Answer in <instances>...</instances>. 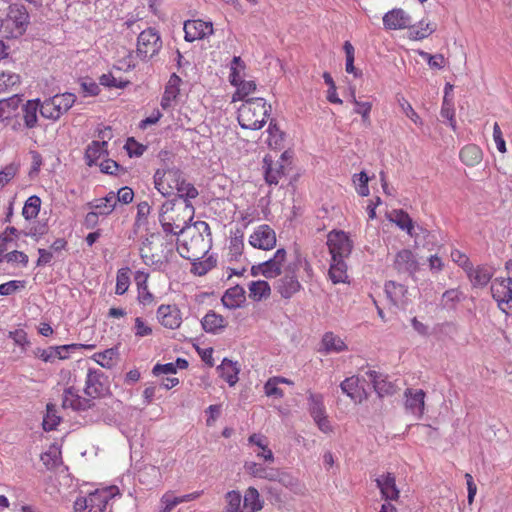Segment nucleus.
Here are the masks:
<instances>
[{"label": "nucleus", "mask_w": 512, "mask_h": 512, "mask_svg": "<svg viewBox=\"0 0 512 512\" xmlns=\"http://www.w3.org/2000/svg\"><path fill=\"white\" fill-rule=\"evenodd\" d=\"M154 186L164 197L177 195L179 199L193 200L199 196L197 188L177 166L165 165L158 168L154 173Z\"/></svg>", "instance_id": "nucleus-1"}, {"label": "nucleus", "mask_w": 512, "mask_h": 512, "mask_svg": "<svg viewBox=\"0 0 512 512\" xmlns=\"http://www.w3.org/2000/svg\"><path fill=\"white\" fill-rule=\"evenodd\" d=\"M177 251L188 260H199L211 249V229L205 221H196L180 233Z\"/></svg>", "instance_id": "nucleus-2"}, {"label": "nucleus", "mask_w": 512, "mask_h": 512, "mask_svg": "<svg viewBox=\"0 0 512 512\" xmlns=\"http://www.w3.org/2000/svg\"><path fill=\"white\" fill-rule=\"evenodd\" d=\"M195 217V208L190 200L174 199L166 201L160 209L159 221L167 235L173 240V236H177L187 229L189 223Z\"/></svg>", "instance_id": "nucleus-3"}, {"label": "nucleus", "mask_w": 512, "mask_h": 512, "mask_svg": "<svg viewBox=\"0 0 512 512\" xmlns=\"http://www.w3.org/2000/svg\"><path fill=\"white\" fill-rule=\"evenodd\" d=\"M327 245L332 257L329 276L334 284L345 283L348 279V259L353 251V241L344 231H331Z\"/></svg>", "instance_id": "nucleus-4"}, {"label": "nucleus", "mask_w": 512, "mask_h": 512, "mask_svg": "<svg viewBox=\"0 0 512 512\" xmlns=\"http://www.w3.org/2000/svg\"><path fill=\"white\" fill-rule=\"evenodd\" d=\"M174 252V242L160 234H151L140 247V256L143 262L155 269L168 262Z\"/></svg>", "instance_id": "nucleus-5"}, {"label": "nucleus", "mask_w": 512, "mask_h": 512, "mask_svg": "<svg viewBox=\"0 0 512 512\" xmlns=\"http://www.w3.org/2000/svg\"><path fill=\"white\" fill-rule=\"evenodd\" d=\"M270 111L271 106L264 98H249L238 108L237 120L244 129L258 130L266 123Z\"/></svg>", "instance_id": "nucleus-6"}, {"label": "nucleus", "mask_w": 512, "mask_h": 512, "mask_svg": "<svg viewBox=\"0 0 512 512\" xmlns=\"http://www.w3.org/2000/svg\"><path fill=\"white\" fill-rule=\"evenodd\" d=\"M29 23V14L22 4H11L5 18L0 20V37L13 39L26 32Z\"/></svg>", "instance_id": "nucleus-7"}, {"label": "nucleus", "mask_w": 512, "mask_h": 512, "mask_svg": "<svg viewBox=\"0 0 512 512\" xmlns=\"http://www.w3.org/2000/svg\"><path fill=\"white\" fill-rule=\"evenodd\" d=\"M507 277H497L491 285L493 298L499 308L507 314H512V260L506 263Z\"/></svg>", "instance_id": "nucleus-8"}, {"label": "nucleus", "mask_w": 512, "mask_h": 512, "mask_svg": "<svg viewBox=\"0 0 512 512\" xmlns=\"http://www.w3.org/2000/svg\"><path fill=\"white\" fill-rule=\"evenodd\" d=\"M507 277H497L491 285L493 298L499 308L507 314H512V260L506 263Z\"/></svg>", "instance_id": "nucleus-9"}, {"label": "nucleus", "mask_w": 512, "mask_h": 512, "mask_svg": "<svg viewBox=\"0 0 512 512\" xmlns=\"http://www.w3.org/2000/svg\"><path fill=\"white\" fill-rule=\"evenodd\" d=\"M75 99L76 97L72 93L54 95L40 102V115L53 121L58 120L72 107Z\"/></svg>", "instance_id": "nucleus-10"}, {"label": "nucleus", "mask_w": 512, "mask_h": 512, "mask_svg": "<svg viewBox=\"0 0 512 512\" xmlns=\"http://www.w3.org/2000/svg\"><path fill=\"white\" fill-rule=\"evenodd\" d=\"M308 406L309 412L318 426V428L326 434L333 432V426L326 413L324 405V397L322 394L308 392Z\"/></svg>", "instance_id": "nucleus-11"}, {"label": "nucleus", "mask_w": 512, "mask_h": 512, "mask_svg": "<svg viewBox=\"0 0 512 512\" xmlns=\"http://www.w3.org/2000/svg\"><path fill=\"white\" fill-rule=\"evenodd\" d=\"M162 47V41L155 29L149 28L140 33L137 40V54L142 59H150Z\"/></svg>", "instance_id": "nucleus-12"}, {"label": "nucleus", "mask_w": 512, "mask_h": 512, "mask_svg": "<svg viewBox=\"0 0 512 512\" xmlns=\"http://www.w3.org/2000/svg\"><path fill=\"white\" fill-rule=\"evenodd\" d=\"M109 392V382L100 370L89 369L86 375L84 393L92 398H100Z\"/></svg>", "instance_id": "nucleus-13"}, {"label": "nucleus", "mask_w": 512, "mask_h": 512, "mask_svg": "<svg viewBox=\"0 0 512 512\" xmlns=\"http://www.w3.org/2000/svg\"><path fill=\"white\" fill-rule=\"evenodd\" d=\"M248 243L255 249L272 250L277 243L276 233L272 227L262 224L256 227L248 238Z\"/></svg>", "instance_id": "nucleus-14"}, {"label": "nucleus", "mask_w": 512, "mask_h": 512, "mask_svg": "<svg viewBox=\"0 0 512 512\" xmlns=\"http://www.w3.org/2000/svg\"><path fill=\"white\" fill-rule=\"evenodd\" d=\"M117 495H120L119 488L116 485H111L90 492L86 496V500L91 512H103L108 502L113 501Z\"/></svg>", "instance_id": "nucleus-15"}, {"label": "nucleus", "mask_w": 512, "mask_h": 512, "mask_svg": "<svg viewBox=\"0 0 512 512\" xmlns=\"http://www.w3.org/2000/svg\"><path fill=\"white\" fill-rule=\"evenodd\" d=\"M287 260V252L284 248L277 249L273 257L253 267L258 273L266 278H275L281 275Z\"/></svg>", "instance_id": "nucleus-16"}, {"label": "nucleus", "mask_w": 512, "mask_h": 512, "mask_svg": "<svg viewBox=\"0 0 512 512\" xmlns=\"http://www.w3.org/2000/svg\"><path fill=\"white\" fill-rule=\"evenodd\" d=\"M112 136V130L110 127H104L103 130L100 131L99 137L101 141L94 140L92 141L85 150V160L86 163L91 166L96 164L97 161L103 156L107 155V141L105 138L110 139Z\"/></svg>", "instance_id": "nucleus-17"}, {"label": "nucleus", "mask_w": 512, "mask_h": 512, "mask_svg": "<svg viewBox=\"0 0 512 512\" xmlns=\"http://www.w3.org/2000/svg\"><path fill=\"white\" fill-rule=\"evenodd\" d=\"M411 21L410 14L399 7L388 10L382 16L383 27L387 31L408 30Z\"/></svg>", "instance_id": "nucleus-18"}, {"label": "nucleus", "mask_w": 512, "mask_h": 512, "mask_svg": "<svg viewBox=\"0 0 512 512\" xmlns=\"http://www.w3.org/2000/svg\"><path fill=\"white\" fill-rule=\"evenodd\" d=\"M286 152L281 155V159L274 160L271 155L263 158L264 178L268 185H277L285 175V166L283 164Z\"/></svg>", "instance_id": "nucleus-19"}, {"label": "nucleus", "mask_w": 512, "mask_h": 512, "mask_svg": "<svg viewBox=\"0 0 512 512\" xmlns=\"http://www.w3.org/2000/svg\"><path fill=\"white\" fill-rule=\"evenodd\" d=\"M376 486L385 501H397L400 490L396 485V477L392 472H384L375 478Z\"/></svg>", "instance_id": "nucleus-20"}, {"label": "nucleus", "mask_w": 512, "mask_h": 512, "mask_svg": "<svg viewBox=\"0 0 512 512\" xmlns=\"http://www.w3.org/2000/svg\"><path fill=\"white\" fill-rule=\"evenodd\" d=\"M157 318L166 328L177 329L183 322L182 312L176 304H162L157 309Z\"/></svg>", "instance_id": "nucleus-21"}, {"label": "nucleus", "mask_w": 512, "mask_h": 512, "mask_svg": "<svg viewBox=\"0 0 512 512\" xmlns=\"http://www.w3.org/2000/svg\"><path fill=\"white\" fill-rule=\"evenodd\" d=\"M184 32L187 42L205 39L213 33L212 22H205V20H187L184 23Z\"/></svg>", "instance_id": "nucleus-22"}, {"label": "nucleus", "mask_w": 512, "mask_h": 512, "mask_svg": "<svg viewBox=\"0 0 512 512\" xmlns=\"http://www.w3.org/2000/svg\"><path fill=\"white\" fill-rule=\"evenodd\" d=\"M394 267L399 272L414 275L419 270V263L414 253L409 249H402L395 255Z\"/></svg>", "instance_id": "nucleus-23"}, {"label": "nucleus", "mask_w": 512, "mask_h": 512, "mask_svg": "<svg viewBox=\"0 0 512 512\" xmlns=\"http://www.w3.org/2000/svg\"><path fill=\"white\" fill-rule=\"evenodd\" d=\"M181 83V77L177 74L171 75L161 100V106L164 110L173 108L176 105L177 98L180 94Z\"/></svg>", "instance_id": "nucleus-24"}, {"label": "nucleus", "mask_w": 512, "mask_h": 512, "mask_svg": "<svg viewBox=\"0 0 512 512\" xmlns=\"http://www.w3.org/2000/svg\"><path fill=\"white\" fill-rule=\"evenodd\" d=\"M301 283L299 282L294 270H288V272L278 279L276 289L280 295L284 298H290L301 289Z\"/></svg>", "instance_id": "nucleus-25"}, {"label": "nucleus", "mask_w": 512, "mask_h": 512, "mask_svg": "<svg viewBox=\"0 0 512 512\" xmlns=\"http://www.w3.org/2000/svg\"><path fill=\"white\" fill-rule=\"evenodd\" d=\"M405 407L413 415L420 418L424 414L425 408V392L422 389L413 390L407 389L405 391Z\"/></svg>", "instance_id": "nucleus-26"}, {"label": "nucleus", "mask_w": 512, "mask_h": 512, "mask_svg": "<svg viewBox=\"0 0 512 512\" xmlns=\"http://www.w3.org/2000/svg\"><path fill=\"white\" fill-rule=\"evenodd\" d=\"M436 28L435 22L422 18L417 24H409V38L415 41L426 39L436 31Z\"/></svg>", "instance_id": "nucleus-27"}, {"label": "nucleus", "mask_w": 512, "mask_h": 512, "mask_svg": "<svg viewBox=\"0 0 512 512\" xmlns=\"http://www.w3.org/2000/svg\"><path fill=\"white\" fill-rule=\"evenodd\" d=\"M341 389L356 404L367 399V393L363 387L359 386V379L356 376L345 379L341 383Z\"/></svg>", "instance_id": "nucleus-28"}, {"label": "nucleus", "mask_w": 512, "mask_h": 512, "mask_svg": "<svg viewBox=\"0 0 512 512\" xmlns=\"http://www.w3.org/2000/svg\"><path fill=\"white\" fill-rule=\"evenodd\" d=\"M387 299L394 306H403L407 301V288L397 282L388 281L384 285Z\"/></svg>", "instance_id": "nucleus-29"}, {"label": "nucleus", "mask_w": 512, "mask_h": 512, "mask_svg": "<svg viewBox=\"0 0 512 512\" xmlns=\"http://www.w3.org/2000/svg\"><path fill=\"white\" fill-rule=\"evenodd\" d=\"M62 407L82 411L90 407V400L80 397L73 387H69L63 392Z\"/></svg>", "instance_id": "nucleus-30"}, {"label": "nucleus", "mask_w": 512, "mask_h": 512, "mask_svg": "<svg viewBox=\"0 0 512 512\" xmlns=\"http://www.w3.org/2000/svg\"><path fill=\"white\" fill-rule=\"evenodd\" d=\"M228 321L221 314L216 313L213 310L208 311L202 317V328L206 333H220L224 331Z\"/></svg>", "instance_id": "nucleus-31"}, {"label": "nucleus", "mask_w": 512, "mask_h": 512, "mask_svg": "<svg viewBox=\"0 0 512 512\" xmlns=\"http://www.w3.org/2000/svg\"><path fill=\"white\" fill-rule=\"evenodd\" d=\"M366 375L368 376V381L372 384L374 391L379 397L393 394L394 385L387 381L385 376L374 370H368Z\"/></svg>", "instance_id": "nucleus-32"}, {"label": "nucleus", "mask_w": 512, "mask_h": 512, "mask_svg": "<svg viewBox=\"0 0 512 512\" xmlns=\"http://www.w3.org/2000/svg\"><path fill=\"white\" fill-rule=\"evenodd\" d=\"M482 148L474 143L464 145L459 151L460 160L467 166L474 167L483 160Z\"/></svg>", "instance_id": "nucleus-33"}, {"label": "nucleus", "mask_w": 512, "mask_h": 512, "mask_svg": "<svg viewBox=\"0 0 512 512\" xmlns=\"http://www.w3.org/2000/svg\"><path fill=\"white\" fill-rule=\"evenodd\" d=\"M22 112L25 127L28 129L37 127V122L39 121L37 113H41V101L39 99L28 100L22 106Z\"/></svg>", "instance_id": "nucleus-34"}, {"label": "nucleus", "mask_w": 512, "mask_h": 512, "mask_svg": "<svg viewBox=\"0 0 512 512\" xmlns=\"http://www.w3.org/2000/svg\"><path fill=\"white\" fill-rule=\"evenodd\" d=\"M221 302L229 309L240 307L245 302L244 289L238 285L228 288L222 295Z\"/></svg>", "instance_id": "nucleus-35"}, {"label": "nucleus", "mask_w": 512, "mask_h": 512, "mask_svg": "<svg viewBox=\"0 0 512 512\" xmlns=\"http://www.w3.org/2000/svg\"><path fill=\"white\" fill-rule=\"evenodd\" d=\"M264 500L258 490L249 486L243 495V511L244 512H260L263 509Z\"/></svg>", "instance_id": "nucleus-36"}, {"label": "nucleus", "mask_w": 512, "mask_h": 512, "mask_svg": "<svg viewBox=\"0 0 512 512\" xmlns=\"http://www.w3.org/2000/svg\"><path fill=\"white\" fill-rule=\"evenodd\" d=\"M281 384L293 386L294 382L288 378L281 377V376L271 377L264 384V387H263L264 394L267 397H274V398H278V399L283 398L284 391L280 388Z\"/></svg>", "instance_id": "nucleus-37"}, {"label": "nucleus", "mask_w": 512, "mask_h": 512, "mask_svg": "<svg viewBox=\"0 0 512 512\" xmlns=\"http://www.w3.org/2000/svg\"><path fill=\"white\" fill-rule=\"evenodd\" d=\"M248 442L258 448V450H255L258 457L269 462L274 461V455L272 450L268 447V440L266 436L253 433L248 437Z\"/></svg>", "instance_id": "nucleus-38"}, {"label": "nucleus", "mask_w": 512, "mask_h": 512, "mask_svg": "<svg viewBox=\"0 0 512 512\" xmlns=\"http://www.w3.org/2000/svg\"><path fill=\"white\" fill-rule=\"evenodd\" d=\"M217 371L220 378H222L229 386H234L238 382L239 368L237 363L228 359H223L218 366Z\"/></svg>", "instance_id": "nucleus-39"}, {"label": "nucleus", "mask_w": 512, "mask_h": 512, "mask_svg": "<svg viewBox=\"0 0 512 512\" xmlns=\"http://www.w3.org/2000/svg\"><path fill=\"white\" fill-rule=\"evenodd\" d=\"M467 276L474 286L483 287L491 281L493 270L485 265L477 266L476 268L472 266L471 270L467 272Z\"/></svg>", "instance_id": "nucleus-40"}, {"label": "nucleus", "mask_w": 512, "mask_h": 512, "mask_svg": "<svg viewBox=\"0 0 512 512\" xmlns=\"http://www.w3.org/2000/svg\"><path fill=\"white\" fill-rule=\"evenodd\" d=\"M322 346L327 353H341L348 350L346 342L334 332H326L324 334Z\"/></svg>", "instance_id": "nucleus-41"}, {"label": "nucleus", "mask_w": 512, "mask_h": 512, "mask_svg": "<svg viewBox=\"0 0 512 512\" xmlns=\"http://www.w3.org/2000/svg\"><path fill=\"white\" fill-rule=\"evenodd\" d=\"M21 102L22 99L19 95L0 100V122L13 117L17 113Z\"/></svg>", "instance_id": "nucleus-42"}, {"label": "nucleus", "mask_w": 512, "mask_h": 512, "mask_svg": "<svg viewBox=\"0 0 512 512\" xmlns=\"http://www.w3.org/2000/svg\"><path fill=\"white\" fill-rule=\"evenodd\" d=\"M249 298L254 301L266 299L271 294V288L267 281L257 280L248 284Z\"/></svg>", "instance_id": "nucleus-43"}, {"label": "nucleus", "mask_w": 512, "mask_h": 512, "mask_svg": "<svg viewBox=\"0 0 512 512\" xmlns=\"http://www.w3.org/2000/svg\"><path fill=\"white\" fill-rule=\"evenodd\" d=\"M245 468L250 475L258 478L275 480L278 475L275 469L264 467L256 462H247Z\"/></svg>", "instance_id": "nucleus-44"}, {"label": "nucleus", "mask_w": 512, "mask_h": 512, "mask_svg": "<svg viewBox=\"0 0 512 512\" xmlns=\"http://www.w3.org/2000/svg\"><path fill=\"white\" fill-rule=\"evenodd\" d=\"M116 207V196L110 192L106 197L95 200L92 208L101 216L111 214Z\"/></svg>", "instance_id": "nucleus-45"}, {"label": "nucleus", "mask_w": 512, "mask_h": 512, "mask_svg": "<svg viewBox=\"0 0 512 512\" xmlns=\"http://www.w3.org/2000/svg\"><path fill=\"white\" fill-rule=\"evenodd\" d=\"M389 220L398 226L401 230L406 231L410 236H412V231L414 228L413 221L405 211L394 210L390 214Z\"/></svg>", "instance_id": "nucleus-46"}, {"label": "nucleus", "mask_w": 512, "mask_h": 512, "mask_svg": "<svg viewBox=\"0 0 512 512\" xmlns=\"http://www.w3.org/2000/svg\"><path fill=\"white\" fill-rule=\"evenodd\" d=\"M94 347V344H62L61 346H54L55 361L69 359L70 353L78 349L92 350Z\"/></svg>", "instance_id": "nucleus-47"}, {"label": "nucleus", "mask_w": 512, "mask_h": 512, "mask_svg": "<svg viewBox=\"0 0 512 512\" xmlns=\"http://www.w3.org/2000/svg\"><path fill=\"white\" fill-rule=\"evenodd\" d=\"M236 88L235 92L232 95V102L236 101H245L246 98L255 92L256 90V83L252 80H242L237 83V85H234Z\"/></svg>", "instance_id": "nucleus-48"}, {"label": "nucleus", "mask_w": 512, "mask_h": 512, "mask_svg": "<svg viewBox=\"0 0 512 512\" xmlns=\"http://www.w3.org/2000/svg\"><path fill=\"white\" fill-rule=\"evenodd\" d=\"M229 82L232 86L243 80L246 69L245 63L239 56H234L230 62Z\"/></svg>", "instance_id": "nucleus-49"}, {"label": "nucleus", "mask_w": 512, "mask_h": 512, "mask_svg": "<svg viewBox=\"0 0 512 512\" xmlns=\"http://www.w3.org/2000/svg\"><path fill=\"white\" fill-rule=\"evenodd\" d=\"M225 507L222 512H244L241 508L242 496L237 490H229L224 495Z\"/></svg>", "instance_id": "nucleus-50"}, {"label": "nucleus", "mask_w": 512, "mask_h": 512, "mask_svg": "<svg viewBox=\"0 0 512 512\" xmlns=\"http://www.w3.org/2000/svg\"><path fill=\"white\" fill-rule=\"evenodd\" d=\"M118 356L116 349H107L104 352L96 353L93 356V360L103 368H112Z\"/></svg>", "instance_id": "nucleus-51"}, {"label": "nucleus", "mask_w": 512, "mask_h": 512, "mask_svg": "<svg viewBox=\"0 0 512 512\" xmlns=\"http://www.w3.org/2000/svg\"><path fill=\"white\" fill-rule=\"evenodd\" d=\"M267 133L266 142L268 146L274 149L280 148L284 139L283 132L274 121H270Z\"/></svg>", "instance_id": "nucleus-52"}, {"label": "nucleus", "mask_w": 512, "mask_h": 512, "mask_svg": "<svg viewBox=\"0 0 512 512\" xmlns=\"http://www.w3.org/2000/svg\"><path fill=\"white\" fill-rule=\"evenodd\" d=\"M41 211V199L37 196H31L24 205L22 215L26 220H33Z\"/></svg>", "instance_id": "nucleus-53"}, {"label": "nucleus", "mask_w": 512, "mask_h": 512, "mask_svg": "<svg viewBox=\"0 0 512 512\" xmlns=\"http://www.w3.org/2000/svg\"><path fill=\"white\" fill-rule=\"evenodd\" d=\"M352 183L356 187V193L360 197H367L369 195V176L367 172H358L352 176Z\"/></svg>", "instance_id": "nucleus-54"}, {"label": "nucleus", "mask_w": 512, "mask_h": 512, "mask_svg": "<svg viewBox=\"0 0 512 512\" xmlns=\"http://www.w3.org/2000/svg\"><path fill=\"white\" fill-rule=\"evenodd\" d=\"M352 102L356 108H354V113L362 116V122L366 125L370 124V112L372 109V103L369 101H358L355 94H352Z\"/></svg>", "instance_id": "nucleus-55"}, {"label": "nucleus", "mask_w": 512, "mask_h": 512, "mask_svg": "<svg viewBox=\"0 0 512 512\" xmlns=\"http://www.w3.org/2000/svg\"><path fill=\"white\" fill-rule=\"evenodd\" d=\"M19 173V164L12 162L0 170V190L6 187Z\"/></svg>", "instance_id": "nucleus-56"}, {"label": "nucleus", "mask_w": 512, "mask_h": 512, "mask_svg": "<svg viewBox=\"0 0 512 512\" xmlns=\"http://www.w3.org/2000/svg\"><path fill=\"white\" fill-rule=\"evenodd\" d=\"M20 84V76L13 72H0V93L10 91Z\"/></svg>", "instance_id": "nucleus-57"}, {"label": "nucleus", "mask_w": 512, "mask_h": 512, "mask_svg": "<svg viewBox=\"0 0 512 512\" xmlns=\"http://www.w3.org/2000/svg\"><path fill=\"white\" fill-rule=\"evenodd\" d=\"M192 273L194 275L203 276L208 273V271H211L213 267L216 265V260L212 258L211 256L206 258L205 260H192Z\"/></svg>", "instance_id": "nucleus-58"}, {"label": "nucleus", "mask_w": 512, "mask_h": 512, "mask_svg": "<svg viewBox=\"0 0 512 512\" xmlns=\"http://www.w3.org/2000/svg\"><path fill=\"white\" fill-rule=\"evenodd\" d=\"M129 268H121L117 271L115 293L124 294L130 285Z\"/></svg>", "instance_id": "nucleus-59"}, {"label": "nucleus", "mask_w": 512, "mask_h": 512, "mask_svg": "<svg viewBox=\"0 0 512 512\" xmlns=\"http://www.w3.org/2000/svg\"><path fill=\"white\" fill-rule=\"evenodd\" d=\"M419 56L425 60L431 69L441 70L447 65V59L442 54L431 55L424 51H419Z\"/></svg>", "instance_id": "nucleus-60"}, {"label": "nucleus", "mask_w": 512, "mask_h": 512, "mask_svg": "<svg viewBox=\"0 0 512 512\" xmlns=\"http://www.w3.org/2000/svg\"><path fill=\"white\" fill-rule=\"evenodd\" d=\"M398 105L402 112L408 117L414 124L421 126L423 124L422 119L418 113L413 109L409 101L403 96L397 98Z\"/></svg>", "instance_id": "nucleus-61"}, {"label": "nucleus", "mask_w": 512, "mask_h": 512, "mask_svg": "<svg viewBox=\"0 0 512 512\" xmlns=\"http://www.w3.org/2000/svg\"><path fill=\"white\" fill-rule=\"evenodd\" d=\"M344 51L346 54V72L349 74H353L354 77H360L361 73L355 69V48L352 46V43L346 41L344 43Z\"/></svg>", "instance_id": "nucleus-62"}, {"label": "nucleus", "mask_w": 512, "mask_h": 512, "mask_svg": "<svg viewBox=\"0 0 512 512\" xmlns=\"http://www.w3.org/2000/svg\"><path fill=\"white\" fill-rule=\"evenodd\" d=\"M323 79L329 87L327 91V100L333 104H342L343 100L338 96L337 87L331 74L325 72L323 74Z\"/></svg>", "instance_id": "nucleus-63"}, {"label": "nucleus", "mask_w": 512, "mask_h": 512, "mask_svg": "<svg viewBox=\"0 0 512 512\" xmlns=\"http://www.w3.org/2000/svg\"><path fill=\"white\" fill-rule=\"evenodd\" d=\"M450 256L452 261L461 267L466 273L471 270L473 263L466 253L458 249H452Z\"/></svg>", "instance_id": "nucleus-64"}]
</instances>
